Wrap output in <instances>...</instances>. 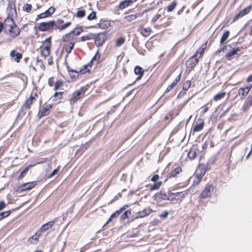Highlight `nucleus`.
Segmentation results:
<instances>
[{
  "label": "nucleus",
  "mask_w": 252,
  "mask_h": 252,
  "mask_svg": "<svg viewBox=\"0 0 252 252\" xmlns=\"http://www.w3.org/2000/svg\"><path fill=\"white\" fill-rule=\"evenodd\" d=\"M5 206L6 205L4 201H0V211L4 208Z\"/></svg>",
  "instance_id": "nucleus-58"
},
{
  "label": "nucleus",
  "mask_w": 252,
  "mask_h": 252,
  "mask_svg": "<svg viewBox=\"0 0 252 252\" xmlns=\"http://www.w3.org/2000/svg\"><path fill=\"white\" fill-rule=\"evenodd\" d=\"M213 191V187L212 185H208L206 186L204 189L200 194V197L205 198L210 197L211 192Z\"/></svg>",
  "instance_id": "nucleus-8"
},
{
  "label": "nucleus",
  "mask_w": 252,
  "mask_h": 252,
  "mask_svg": "<svg viewBox=\"0 0 252 252\" xmlns=\"http://www.w3.org/2000/svg\"><path fill=\"white\" fill-rule=\"evenodd\" d=\"M191 84V81L189 80L186 81L183 84V89L185 91H187L190 87Z\"/></svg>",
  "instance_id": "nucleus-45"
},
{
  "label": "nucleus",
  "mask_w": 252,
  "mask_h": 252,
  "mask_svg": "<svg viewBox=\"0 0 252 252\" xmlns=\"http://www.w3.org/2000/svg\"><path fill=\"white\" fill-rule=\"evenodd\" d=\"M7 9L9 13L11 14L12 15L13 14V13L16 12L15 3L13 2H9Z\"/></svg>",
  "instance_id": "nucleus-29"
},
{
  "label": "nucleus",
  "mask_w": 252,
  "mask_h": 252,
  "mask_svg": "<svg viewBox=\"0 0 252 252\" xmlns=\"http://www.w3.org/2000/svg\"><path fill=\"white\" fill-rule=\"evenodd\" d=\"M182 171V168L179 167H176L175 168L173 169L170 174V177H176L178 174H179Z\"/></svg>",
  "instance_id": "nucleus-30"
},
{
  "label": "nucleus",
  "mask_w": 252,
  "mask_h": 252,
  "mask_svg": "<svg viewBox=\"0 0 252 252\" xmlns=\"http://www.w3.org/2000/svg\"><path fill=\"white\" fill-rule=\"evenodd\" d=\"M96 54H95L92 59L91 61L87 64L83 66L82 68L80 69V71L81 74H84L87 72L90 71V68L91 67V64L94 61L96 60Z\"/></svg>",
  "instance_id": "nucleus-14"
},
{
  "label": "nucleus",
  "mask_w": 252,
  "mask_h": 252,
  "mask_svg": "<svg viewBox=\"0 0 252 252\" xmlns=\"http://www.w3.org/2000/svg\"><path fill=\"white\" fill-rule=\"evenodd\" d=\"M143 14V12H138L134 14L129 15L126 16H125L124 19L129 22H132L137 20L138 18L141 17Z\"/></svg>",
  "instance_id": "nucleus-16"
},
{
  "label": "nucleus",
  "mask_w": 252,
  "mask_h": 252,
  "mask_svg": "<svg viewBox=\"0 0 252 252\" xmlns=\"http://www.w3.org/2000/svg\"><path fill=\"white\" fill-rule=\"evenodd\" d=\"M63 82L62 80H59L56 82L55 86L54 88V90H57L61 86H62Z\"/></svg>",
  "instance_id": "nucleus-50"
},
{
  "label": "nucleus",
  "mask_w": 252,
  "mask_h": 252,
  "mask_svg": "<svg viewBox=\"0 0 252 252\" xmlns=\"http://www.w3.org/2000/svg\"><path fill=\"white\" fill-rule=\"evenodd\" d=\"M55 223L54 220L50 221L46 223L43 224L40 228V231L41 232H45L50 227H51Z\"/></svg>",
  "instance_id": "nucleus-24"
},
{
  "label": "nucleus",
  "mask_w": 252,
  "mask_h": 252,
  "mask_svg": "<svg viewBox=\"0 0 252 252\" xmlns=\"http://www.w3.org/2000/svg\"><path fill=\"white\" fill-rule=\"evenodd\" d=\"M75 39L76 37L75 35L71 32L65 34L62 37L63 41L66 43L74 42Z\"/></svg>",
  "instance_id": "nucleus-15"
},
{
  "label": "nucleus",
  "mask_w": 252,
  "mask_h": 252,
  "mask_svg": "<svg viewBox=\"0 0 252 252\" xmlns=\"http://www.w3.org/2000/svg\"><path fill=\"white\" fill-rule=\"evenodd\" d=\"M33 166H34V165H30L29 166H28L27 167H26L22 171V172L20 173V174L19 175L18 178L19 179H21V178H23L25 175V174L27 173V172L28 171V170H29L30 168H31V167H32Z\"/></svg>",
  "instance_id": "nucleus-39"
},
{
  "label": "nucleus",
  "mask_w": 252,
  "mask_h": 252,
  "mask_svg": "<svg viewBox=\"0 0 252 252\" xmlns=\"http://www.w3.org/2000/svg\"><path fill=\"white\" fill-rule=\"evenodd\" d=\"M188 157L190 159H193L196 156V152L193 149L190 150L188 154Z\"/></svg>",
  "instance_id": "nucleus-40"
},
{
  "label": "nucleus",
  "mask_w": 252,
  "mask_h": 252,
  "mask_svg": "<svg viewBox=\"0 0 252 252\" xmlns=\"http://www.w3.org/2000/svg\"><path fill=\"white\" fill-rule=\"evenodd\" d=\"M204 125V123L203 122H202L201 123L195 125L193 127V131L198 132L201 131L203 128Z\"/></svg>",
  "instance_id": "nucleus-35"
},
{
  "label": "nucleus",
  "mask_w": 252,
  "mask_h": 252,
  "mask_svg": "<svg viewBox=\"0 0 252 252\" xmlns=\"http://www.w3.org/2000/svg\"><path fill=\"white\" fill-rule=\"evenodd\" d=\"M51 46V43L50 38H47L45 40L44 45L40 50V53L42 56L46 57L49 55Z\"/></svg>",
  "instance_id": "nucleus-2"
},
{
  "label": "nucleus",
  "mask_w": 252,
  "mask_h": 252,
  "mask_svg": "<svg viewBox=\"0 0 252 252\" xmlns=\"http://www.w3.org/2000/svg\"><path fill=\"white\" fill-rule=\"evenodd\" d=\"M137 0H124L122 1L118 7L122 10L130 5H131L134 2L136 1Z\"/></svg>",
  "instance_id": "nucleus-12"
},
{
  "label": "nucleus",
  "mask_w": 252,
  "mask_h": 252,
  "mask_svg": "<svg viewBox=\"0 0 252 252\" xmlns=\"http://www.w3.org/2000/svg\"><path fill=\"white\" fill-rule=\"evenodd\" d=\"M134 71L136 75H139L137 77L136 81L139 80L142 78L144 73V70L143 68L139 66H136L134 68Z\"/></svg>",
  "instance_id": "nucleus-19"
},
{
  "label": "nucleus",
  "mask_w": 252,
  "mask_h": 252,
  "mask_svg": "<svg viewBox=\"0 0 252 252\" xmlns=\"http://www.w3.org/2000/svg\"><path fill=\"white\" fill-rule=\"evenodd\" d=\"M251 10V6H248L245 8L240 11L233 18V21L238 20L239 18L242 17L250 12Z\"/></svg>",
  "instance_id": "nucleus-10"
},
{
  "label": "nucleus",
  "mask_w": 252,
  "mask_h": 252,
  "mask_svg": "<svg viewBox=\"0 0 252 252\" xmlns=\"http://www.w3.org/2000/svg\"><path fill=\"white\" fill-rule=\"evenodd\" d=\"M92 39H94V34L93 33H88L87 35L82 36L81 37V40L82 41H85L86 40H90Z\"/></svg>",
  "instance_id": "nucleus-37"
},
{
  "label": "nucleus",
  "mask_w": 252,
  "mask_h": 252,
  "mask_svg": "<svg viewBox=\"0 0 252 252\" xmlns=\"http://www.w3.org/2000/svg\"><path fill=\"white\" fill-rule=\"evenodd\" d=\"M110 22L108 20H101L98 24L99 28L102 29H107L110 26Z\"/></svg>",
  "instance_id": "nucleus-25"
},
{
  "label": "nucleus",
  "mask_w": 252,
  "mask_h": 252,
  "mask_svg": "<svg viewBox=\"0 0 252 252\" xmlns=\"http://www.w3.org/2000/svg\"><path fill=\"white\" fill-rule=\"evenodd\" d=\"M82 29L80 27H76L75 29H74L72 31H71L70 32H72V33L75 36L78 35L80 34V33L82 32Z\"/></svg>",
  "instance_id": "nucleus-41"
},
{
  "label": "nucleus",
  "mask_w": 252,
  "mask_h": 252,
  "mask_svg": "<svg viewBox=\"0 0 252 252\" xmlns=\"http://www.w3.org/2000/svg\"><path fill=\"white\" fill-rule=\"evenodd\" d=\"M168 214V212L167 211H164L162 214L160 215V217L162 218H166Z\"/></svg>",
  "instance_id": "nucleus-60"
},
{
  "label": "nucleus",
  "mask_w": 252,
  "mask_h": 252,
  "mask_svg": "<svg viewBox=\"0 0 252 252\" xmlns=\"http://www.w3.org/2000/svg\"><path fill=\"white\" fill-rule=\"evenodd\" d=\"M22 9L24 11L30 13L32 9V7L31 4L25 3L23 5Z\"/></svg>",
  "instance_id": "nucleus-34"
},
{
  "label": "nucleus",
  "mask_w": 252,
  "mask_h": 252,
  "mask_svg": "<svg viewBox=\"0 0 252 252\" xmlns=\"http://www.w3.org/2000/svg\"><path fill=\"white\" fill-rule=\"evenodd\" d=\"M248 82H251L252 81V74L250 75L247 79Z\"/></svg>",
  "instance_id": "nucleus-64"
},
{
  "label": "nucleus",
  "mask_w": 252,
  "mask_h": 252,
  "mask_svg": "<svg viewBox=\"0 0 252 252\" xmlns=\"http://www.w3.org/2000/svg\"><path fill=\"white\" fill-rule=\"evenodd\" d=\"M172 194L175 195L176 196H180L182 198H183L185 196L187 193L186 192H178L176 193H172Z\"/></svg>",
  "instance_id": "nucleus-54"
},
{
  "label": "nucleus",
  "mask_w": 252,
  "mask_h": 252,
  "mask_svg": "<svg viewBox=\"0 0 252 252\" xmlns=\"http://www.w3.org/2000/svg\"><path fill=\"white\" fill-rule=\"evenodd\" d=\"M180 79H181V74L176 77L175 80L173 81V82L175 83L177 85V82L180 81Z\"/></svg>",
  "instance_id": "nucleus-62"
},
{
  "label": "nucleus",
  "mask_w": 252,
  "mask_h": 252,
  "mask_svg": "<svg viewBox=\"0 0 252 252\" xmlns=\"http://www.w3.org/2000/svg\"><path fill=\"white\" fill-rule=\"evenodd\" d=\"M164 11L160 9L158 13L155 15V16L152 19V23H155L156 21L161 16V14H163Z\"/></svg>",
  "instance_id": "nucleus-33"
},
{
  "label": "nucleus",
  "mask_w": 252,
  "mask_h": 252,
  "mask_svg": "<svg viewBox=\"0 0 252 252\" xmlns=\"http://www.w3.org/2000/svg\"><path fill=\"white\" fill-rule=\"evenodd\" d=\"M250 103L247 104L245 103V104L243 106V109L245 111H246L247 109H248L249 106H250Z\"/></svg>",
  "instance_id": "nucleus-63"
},
{
  "label": "nucleus",
  "mask_w": 252,
  "mask_h": 252,
  "mask_svg": "<svg viewBox=\"0 0 252 252\" xmlns=\"http://www.w3.org/2000/svg\"><path fill=\"white\" fill-rule=\"evenodd\" d=\"M125 41V38L123 37L119 38L116 41V46L119 47L122 45Z\"/></svg>",
  "instance_id": "nucleus-46"
},
{
  "label": "nucleus",
  "mask_w": 252,
  "mask_h": 252,
  "mask_svg": "<svg viewBox=\"0 0 252 252\" xmlns=\"http://www.w3.org/2000/svg\"><path fill=\"white\" fill-rule=\"evenodd\" d=\"M69 76L71 78L75 79L77 78L79 76V73L73 70H68Z\"/></svg>",
  "instance_id": "nucleus-38"
},
{
  "label": "nucleus",
  "mask_w": 252,
  "mask_h": 252,
  "mask_svg": "<svg viewBox=\"0 0 252 252\" xmlns=\"http://www.w3.org/2000/svg\"><path fill=\"white\" fill-rule=\"evenodd\" d=\"M47 17V15L43 12L37 15V17L36 18V20Z\"/></svg>",
  "instance_id": "nucleus-57"
},
{
  "label": "nucleus",
  "mask_w": 252,
  "mask_h": 252,
  "mask_svg": "<svg viewBox=\"0 0 252 252\" xmlns=\"http://www.w3.org/2000/svg\"><path fill=\"white\" fill-rule=\"evenodd\" d=\"M75 42L66 43L64 44V48L67 53L71 52L73 49Z\"/></svg>",
  "instance_id": "nucleus-31"
},
{
  "label": "nucleus",
  "mask_w": 252,
  "mask_h": 252,
  "mask_svg": "<svg viewBox=\"0 0 252 252\" xmlns=\"http://www.w3.org/2000/svg\"><path fill=\"white\" fill-rule=\"evenodd\" d=\"M131 215L130 211H126L124 212V213L121 215V219L122 220H125L128 218L129 216Z\"/></svg>",
  "instance_id": "nucleus-49"
},
{
  "label": "nucleus",
  "mask_w": 252,
  "mask_h": 252,
  "mask_svg": "<svg viewBox=\"0 0 252 252\" xmlns=\"http://www.w3.org/2000/svg\"><path fill=\"white\" fill-rule=\"evenodd\" d=\"M225 95V92H220V93L217 94H216L214 96V100H215L216 101H218V100L221 99V98H223L224 97Z\"/></svg>",
  "instance_id": "nucleus-36"
},
{
  "label": "nucleus",
  "mask_w": 252,
  "mask_h": 252,
  "mask_svg": "<svg viewBox=\"0 0 252 252\" xmlns=\"http://www.w3.org/2000/svg\"><path fill=\"white\" fill-rule=\"evenodd\" d=\"M162 184L161 182H159L156 183H155L153 186H152L150 188V191H153L154 190L158 189L161 186Z\"/></svg>",
  "instance_id": "nucleus-42"
},
{
  "label": "nucleus",
  "mask_w": 252,
  "mask_h": 252,
  "mask_svg": "<svg viewBox=\"0 0 252 252\" xmlns=\"http://www.w3.org/2000/svg\"><path fill=\"white\" fill-rule=\"evenodd\" d=\"M36 93L32 94L30 97L26 100L24 104V107L27 109H29L31 108V105L35 101V97L37 96Z\"/></svg>",
  "instance_id": "nucleus-11"
},
{
  "label": "nucleus",
  "mask_w": 252,
  "mask_h": 252,
  "mask_svg": "<svg viewBox=\"0 0 252 252\" xmlns=\"http://www.w3.org/2000/svg\"><path fill=\"white\" fill-rule=\"evenodd\" d=\"M15 24L14 21L12 18L7 17L5 19L3 23V29L5 31H8L9 29H11Z\"/></svg>",
  "instance_id": "nucleus-9"
},
{
  "label": "nucleus",
  "mask_w": 252,
  "mask_h": 252,
  "mask_svg": "<svg viewBox=\"0 0 252 252\" xmlns=\"http://www.w3.org/2000/svg\"><path fill=\"white\" fill-rule=\"evenodd\" d=\"M35 184L34 182L27 183L25 184L22 185L20 187L19 189L21 191H25L27 190H30L34 187Z\"/></svg>",
  "instance_id": "nucleus-18"
},
{
  "label": "nucleus",
  "mask_w": 252,
  "mask_h": 252,
  "mask_svg": "<svg viewBox=\"0 0 252 252\" xmlns=\"http://www.w3.org/2000/svg\"><path fill=\"white\" fill-rule=\"evenodd\" d=\"M52 108L50 104H44L43 105L42 108L38 113V117L39 119L48 115L50 112V109Z\"/></svg>",
  "instance_id": "nucleus-7"
},
{
  "label": "nucleus",
  "mask_w": 252,
  "mask_h": 252,
  "mask_svg": "<svg viewBox=\"0 0 252 252\" xmlns=\"http://www.w3.org/2000/svg\"><path fill=\"white\" fill-rule=\"evenodd\" d=\"M152 212V210L149 208L144 209L142 211H139L137 213L136 218H143L149 215Z\"/></svg>",
  "instance_id": "nucleus-20"
},
{
  "label": "nucleus",
  "mask_w": 252,
  "mask_h": 252,
  "mask_svg": "<svg viewBox=\"0 0 252 252\" xmlns=\"http://www.w3.org/2000/svg\"><path fill=\"white\" fill-rule=\"evenodd\" d=\"M124 210V208H122L120 210H119L116 211L115 212H114V213H113L111 215L110 218L109 219V220H108V221L106 223V224H108L109 222L111 221L114 218L118 217L121 213H123Z\"/></svg>",
  "instance_id": "nucleus-22"
},
{
  "label": "nucleus",
  "mask_w": 252,
  "mask_h": 252,
  "mask_svg": "<svg viewBox=\"0 0 252 252\" xmlns=\"http://www.w3.org/2000/svg\"><path fill=\"white\" fill-rule=\"evenodd\" d=\"M155 197H158L162 200H170V197L165 192L161 191L155 195Z\"/></svg>",
  "instance_id": "nucleus-28"
},
{
  "label": "nucleus",
  "mask_w": 252,
  "mask_h": 252,
  "mask_svg": "<svg viewBox=\"0 0 252 252\" xmlns=\"http://www.w3.org/2000/svg\"><path fill=\"white\" fill-rule=\"evenodd\" d=\"M85 11L84 10H78L76 14V16L78 18H83L85 16Z\"/></svg>",
  "instance_id": "nucleus-44"
},
{
  "label": "nucleus",
  "mask_w": 252,
  "mask_h": 252,
  "mask_svg": "<svg viewBox=\"0 0 252 252\" xmlns=\"http://www.w3.org/2000/svg\"><path fill=\"white\" fill-rule=\"evenodd\" d=\"M159 179V176L158 175H155L153 176L151 179L152 181L155 182L157 181Z\"/></svg>",
  "instance_id": "nucleus-59"
},
{
  "label": "nucleus",
  "mask_w": 252,
  "mask_h": 252,
  "mask_svg": "<svg viewBox=\"0 0 252 252\" xmlns=\"http://www.w3.org/2000/svg\"><path fill=\"white\" fill-rule=\"evenodd\" d=\"M55 9L53 7H50L48 9L46 10L44 13L47 16H50L55 12Z\"/></svg>",
  "instance_id": "nucleus-48"
},
{
  "label": "nucleus",
  "mask_w": 252,
  "mask_h": 252,
  "mask_svg": "<svg viewBox=\"0 0 252 252\" xmlns=\"http://www.w3.org/2000/svg\"><path fill=\"white\" fill-rule=\"evenodd\" d=\"M63 94V92H56L55 93L54 96L55 97L57 98H61L62 97Z\"/></svg>",
  "instance_id": "nucleus-55"
},
{
  "label": "nucleus",
  "mask_w": 252,
  "mask_h": 252,
  "mask_svg": "<svg viewBox=\"0 0 252 252\" xmlns=\"http://www.w3.org/2000/svg\"><path fill=\"white\" fill-rule=\"evenodd\" d=\"M229 32L227 31H225L221 38H220V44H223L225 41L226 40V39L228 38L229 37Z\"/></svg>",
  "instance_id": "nucleus-32"
},
{
  "label": "nucleus",
  "mask_w": 252,
  "mask_h": 252,
  "mask_svg": "<svg viewBox=\"0 0 252 252\" xmlns=\"http://www.w3.org/2000/svg\"><path fill=\"white\" fill-rule=\"evenodd\" d=\"M94 39L95 44L97 46H101L107 39L106 32H100L96 34H94Z\"/></svg>",
  "instance_id": "nucleus-1"
},
{
  "label": "nucleus",
  "mask_w": 252,
  "mask_h": 252,
  "mask_svg": "<svg viewBox=\"0 0 252 252\" xmlns=\"http://www.w3.org/2000/svg\"><path fill=\"white\" fill-rule=\"evenodd\" d=\"M209 168V164L208 163H206L205 164H201L199 168L198 169V171H199V173H197L196 175L198 176L200 178H203V177L205 174L206 172L208 170Z\"/></svg>",
  "instance_id": "nucleus-13"
},
{
  "label": "nucleus",
  "mask_w": 252,
  "mask_h": 252,
  "mask_svg": "<svg viewBox=\"0 0 252 252\" xmlns=\"http://www.w3.org/2000/svg\"><path fill=\"white\" fill-rule=\"evenodd\" d=\"M59 171V168L58 167L56 169H55L52 173H51L48 176V178H50L54 176V175H56Z\"/></svg>",
  "instance_id": "nucleus-52"
},
{
  "label": "nucleus",
  "mask_w": 252,
  "mask_h": 252,
  "mask_svg": "<svg viewBox=\"0 0 252 252\" xmlns=\"http://www.w3.org/2000/svg\"><path fill=\"white\" fill-rule=\"evenodd\" d=\"M56 23L54 21H50L47 22H42L40 24L38 29L40 31H46L51 29H55Z\"/></svg>",
  "instance_id": "nucleus-3"
},
{
  "label": "nucleus",
  "mask_w": 252,
  "mask_h": 252,
  "mask_svg": "<svg viewBox=\"0 0 252 252\" xmlns=\"http://www.w3.org/2000/svg\"><path fill=\"white\" fill-rule=\"evenodd\" d=\"M86 90V88L84 87H81L79 90L75 91L72 94L71 100L73 102H75L79 98L82 97L85 94Z\"/></svg>",
  "instance_id": "nucleus-4"
},
{
  "label": "nucleus",
  "mask_w": 252,
  "mask_h": 252,
  "mask_svg": "<svg viewBox=\"0 0 252 252\" xmlns=\"http://www.w3.org/2000/svg\"><path fill=\"white\" fill-rule=\"evenodd\" d=\"M96 19V13L94 11L92 12L88 16L87 19L89 21L93 20Z\"/></svg>",
  "instance_id": "nucleus-47"
},
{
  "label": "nucleus",
  "mask_w": 252,
  "mask_h": 252,
  "mask_svg": "<svg viewBox=\"0 0 252 252\" xmlns=\"http://www.w3.org/2000/svg\"><path fill=\"white\" fill-rule=\"evenodd\" d=\"M10 214V211L3 212L0 213V218L2 219L8 216Z\"/></svg>",
  "instance_id": "nucleus-51"
},
{
  "label": "nucleus",
  "mask_w": 252,
  "mask_h": 252,
  "mask_svg": "<svg viewBox=\"0 0 252 252\" xmlns=\"http://www.w3.org/2000/svg\"><path fill=\"white\" fill-rule=\"evenodd\" d=\"M177 2L176 1H173L171 4H169L167 7V11L168 12H171V11H172L176 7V5H177Z\"/></svg>",
  "instance_id": "nucleus-43"
},
{
  "label": "nucleus",
  "mask_w": 252,
  "mask_h": 252,
  "mask_svg": "<svg viewBox=\"0 0 252 252\" xmlns=\"http://www.w3.org/2000/svg\"><path fill=\"white\" fill-rule=\"evenodd\" d=\"M204 53V48H199L198 49V50L196 51V53L195 54L197 55L198 53H199L200 54V56Z\"/></svg>",
  "instance_id": "nucleus-61"
},
{
  "label": "nucleus",
  "mask_w": 252,
  "mask_h": 252,
  "mask_svg": "<svg viewBox=\"0 0 252 252\" xmlns=\"http://www.w3.org/2000/svg\"><path fill=\"white\" fill-rule=\"evenodd\" d=\"M11 33V36L15 37L18 35L20 32V30L19 28L15 24L11 29L8 31Z\"/></svg>",
  "instance_id": "nucleus-17"
},
{
  "label": "nucleus",
  "mask_w": 252,
  "mask_h": 252,
  "mask_svg": "<svg viewBox=\"0 0 252 252\" xmlns=\"http://www.w3.org/2000/svg\"><path fill=\"white\" fill-rule=\"evenodd\" d=\"M252 87V85L249 84L240 88L238 91V94L241 99L245 98L246 96L251 90Z\"/></svg>",
  "instance_id": "nucleus-5"
},
{
  "label": "nucleus",
  "mask_w": 252,
  "mask_h": 252,
  "mask_svg": "<svg viewBox=\"0 0 252 252\" xmlns=\"http://www.w3.org/2000/svg\"><path fill=\"white\" fill-rule=\"evenodd\" d=\"M63 22V20H59L56 23V26L55 29H59L60 31H62L66 29L67 27H68L70 24L71 23L70 22H67L65 24L61 26H59L58 25L62 23Z\"/></svg>",
  "instance_id": "nucleus-23"
},
{
  "label": "nucleus",
  "mask_w": 252,
  "mask_h": 252,
  "mask_svg": "<svg viewBox=\"0 0 252 252\" xmlns=\"http://www.w3.org/2000/svg\"><path fill=\"white\" fill-rule=\"evenodd\" d=\"M176 85V84L174 83L173 82L172 83V84L170 85H169L166 90H165V93H168L171 89H172Z\"/></svg>",
  "instance_id": "nucleus-53"
},
{
  "label": "nucleus",
  "mask_w": 252,
  "mask_h": 252,
  "mask_svg": "<svg viewBox=\"0 0 252 252\" xmlns=\"http://www.w3.org/2000/svg\"><path fill=\"white\" fill-rule=\"evenodd\" d=\"M198 62L197 55L195 54L190 58L186 62V66L188 68L193 69Z\"/></svg>",
  "instance_id": "nucleus-6"
},
{
  "label": "nucleus",
  "mask_w": 252,
  "mask_h": 252,
  "mask_svg": "<svg viewBox=\"0 0 252 252\" xmlns=\"http://www.w3.org/2000/svg\"><path fill=\"white\" fill-rule=\"evenodd\" d=\"M138 31L143 36L147 37L150 35L151 30L150 28H141L138 29Z\"/></svg>",
  "instance_id": "nucleus-26"
},
{
  "label": "nucleus",
  "mask_w": 252,
  "mask_h": 252,
  "mask_svg": "<svg viewBox=\"0 0 252 252\" xmlns=\"http://www.w3.org/2000/svg\"><path fill=\"white\" fill-rule=\"evenodd\" d=\"M195 178L196 179L193 182L194 185H198L202 179V178H200V177L196 175L195 176Z\"/></svg>",
  "instance_id": "nucleus-56"
},
{
  "label": "nucleus",
  "mask_w": 252,
  "mask_h": 252,
  "mask_svg": "<svg viewBox=\"0 0 252 252\" xmlns=\"http://www.w3.org/2000/svg\"><path fill=\"white\" fill-rule=\"evenodd\" d=\"M10 55L12 58L16 57V58L14 59V61L17 63H19L20 61V59L22 57V55L21 54L18 52H16L15 50H12L10 52Z\"/></svg>",
  "instance_id": "nucleus-27"
},
{
  "label": "nucleus",
  "mask_w": 252,
  "mask_h": 252,
  "mask_svg": "<svg viewBox=\"0 0 252 252\" xmlns=\"http://www.w3.org/2000/svg\"><path fill=\"white\" fill-rule=\"evenodd\" d=\"M230 48H231V49L226 55L227 59L229 60L232 59L233 56L237 54V52L239 51L238 48H232L231 46H230Z\"/></svg>",
  "instance_id": "nucleus-21"
}]
</instances>
